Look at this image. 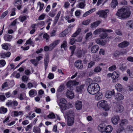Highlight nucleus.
Instances as JSON below:
<instances>
[{"instance_id":"obj_1","label":"nucleus","mask_w":133,"mask_h":133,"mask_svg":"<svg viewBox=\"0 0 133 133\" xmlns=\"http://www.w3.org/2000/svg\"><path fill=\"white\" fill-rule=\"evenodd\" d=\"M131 13L128 8L124 7L119 9L116 13V15L119 18L124 19L129 18Z\"/></svg>"},{"instance_id":"obj_2","label":"nucleus","mask_w":133,"mask_h":133,"mask_svg":"<svg viewBox=\"0 0 133 133\" xmlns=\"http://www.w3.org/2000/svg\"><path fill=\"white\" fill-rule=\"evenodd\" d=\"M100 89L99 85L97 83H91L88 86L87 91L89 94L94 95L97 93Z\"/></svg>"},{"instance_id":"obj_3","label":"nucleus","mask_w":133,"mask_h":133,"mask_svg":"<svg viewBox=\"0 0 133 133\" xmlns=\"http://www.w3.org/2000/svg\"><path fill=\"white\" fill-rule=\"evenodd\" d=\"M97 105L105 109V110H108L109 108L107 103V102L105 100H101L98 102Z\"/></svg>"},{"instance_id":"obj_4","label":"nucleus","mask_w":133,"mask_h":133,"mask_svg":"<svg viewBox=\"0 0 133 133\" xmlns=\"http://www.w3.org/2000/svg\"><path fill=\"white\" fill-rule=\"evenodd\" d=\"M60 40H58L55 41L49 46H46L44 47V50L45 51H48L49 49H53L57 44H58L60 42Z\"/></svg>"},{"instance_id":"obj_5","label":"nucleus","mask_w":133,"mask_h":133,"mask_svg":"<svg viewBox=\"0 0 133 133\" xmlns=\"http://www.w3.org/2000/svg\"><path fill=\"white\" fill-rule=\"evenodd\" d=\"M109 12V10L108 9L100 10L98 11L96 14L99 15V17L104 18H105L107 16V14Z\"/></svg>"},{"instance_id":"obj_6","label":"nucleus","mask_w":133,"mask_h":133,"mask_svg":"<svg viewBox=\"0 0 133 133\" xmlns=\"http://www.w3.org/2000/svg\"><path fill=\"white\" fill-rule=\"evenodd\" d=\"M66 101L65 99L62 98L60 99V102L58 103V104L61 109L64 110L66 108Z\"/></svg>"},{"instance_id":"obj_7","label":"nucleus","mask_w":133,"mask_h":133,"mask_svg":"<svg viewBox=\"0 0 133 133\" xmlns=\"http://www.w3.org/2000/svg\"><path fill=\"white\" fill-rule=\"evenodd\" d=\"M79 83L76 80L70 81H68L66 84L67 86L68 87H72L73 86L78 85Z\"/></svg>"},{"instance_id":"obj_8","label":"nucleus","mask_w":133,"mask_h":133,"mask_svg":"<svg viewBox=\"0 0 133 133\" xmlns=\"http://www.w3.org/2000/svg\"><path fill=\"white\" fill-rule=\"evenodd\" d=\"M82 102L79 100H77L75 102V106L76 109L79 110L82 109Z\"/></svg>"},{"instance_id":"obj_9","label":"nucleus","mask_w":133,"mask_h":133,"mask_svg":"<svg viewBox=\"0 0 133 133\" xmlns=\"http://www.w3.org/2000/svg\"><path fill=\"white\" fill-rule=\"evenodd\" d=\"M119 74V73L118 71H114L113 72L111 75V77L113 79L114 82H115L117 80L115 79L118 78Z\"/></svg>"},{"instance_id":"obj_10","label":"nucleus","mask_w":133,"mask_h":133,"mask_svg":"<svg viewBox=\"0 0 133 133\" xmlns=\"http://www.w3.org/2000/svg\"><path fill=\"white\" fill-rule=\"evenodd\" d=\"M44 59V64L45 70H46L49 62V56L48 54H46L45 55Z\"/></svg>"},{"instance_id":"obj_11","label":"nucleus","mask_w":133,"mask_h":133,"mask_svg":"<svg viewBox=\"0 0 133 133\" xmlns=\"http://www.w3.org/2000/svg\"><path fill=\"white\" fill-rule=\"evenodd\" d=\"M75 65L78 69H82L83 67V63L81 60L77 61L75 63Z\"/></svg>"},{"instance_id":"obj_12","label":"nucleus","mask_w":133,"mask_h":133,"mask_svg":"<svg viewBox=\"0 0 133 133\" xmlns=\"http://www.w3.org/2000/svg\"><path fill=\"white\" fill-rule=\"evenodd\" d=\"M22 1L21 0H15L14 2V5L17 6V8L19 10L21 8Z\"/></svg>"},{"instance_id":"obj_13","label":"nucleus","mask_w":133,"mask_h":133,"mask_svg":"<svg viewBox=\"0 0 133 133\" xmlns=\"http://www.w3.org/2000/svg\"><path fill=\"white\" fill-rule=\"evenodd\" d=\"M115 92L114 90L111 91H108L105 94V96L106 98H111L112 95L115 94Z\"/></svg>"},{"instance_id":"obj_14","label":"nucleus","mask_w":133,"mask_h":133,"mask_svg":"<svg viewBox=\"0 0 133 133\" xmlns=\"http://www.w3.org/2000/svg\"><path fill=\"white\" fill-rule=\"evenodd\" d=\"M119 117L118 116H114L111 118L112 123L114 124H116L118 123V121L119 120Z\"/></svg>"},{"instance_id":"obj_15","label":"nucleus","mask_w":133,"mask_h":133,"mask_svg":"<svg viewBox=\"0 0 133 133\" xmlns=\"http://www.w3.org/2000/svg\"><path fill=\"white\" fill-rule=\"evenodd\" d=\"M129 44V43L127 41H124L119 44L118 46L119 47L122 48H124L127 46Z\"/></svg>"},{"instance_id":"obj_16","label":"nucleus","mask_w":133,"mask_h":133,"mask_svg":"<svg viewBox=\"0 0 133 133\" xmlns=\"http://www.w3.org/2000/svg\"><path fill=\"white\" fill-rule=\"evenodd\" d=\"M119 66V69L122 71H125L127 69V64L124 63H121Z\"/></svg>"},{"instance_id":"obj_17","label":"nucleus","mask_w":133,"mask_h":133,"mask_svg":"<svg viewBox=\"0 0 133 133\" xmlns=\"http://www.w3.org/2000/svg\"><path fill=\"white\" fill-rule=\"evenodd\" d=\"M74 122V120L73 117H68L67 120V125L68 126H71Z\"/></svg>"},{"instance_id":"obj_18","label":"nucleus","mask_w":133,"mask_h":133,"mask_svg":"<svg viewBox=\"0 0 133 133\" xmlns=\"http://www.w3.org/2000/svg\"><path fill=\"white\" fill-rule=\"evenodd\" d=\"M116 111L118 112H121L124 110V108L123 106L120 104H117L115 108Z\"/></svg>"},{"instance_id":"obj_19","label":"nucleus","mask_w":133,"mask_h":133,"mask_svg":"<svg viewBox=\"0 0 133 133\" xmlns=\"http://www.w3.org/2000/svg\"><path fill=\"white\" fill-rule=\"evenodd\" d=\"M99 47L98 45H95L93 46L91 48V52L93 53H96L98 50Z\"/></svg>"},{"instance_id":"obj_20","label":"nucleus","mask_w":133,"mask_h":133,"mask_svg":"<svg viewBox=\"0 0 133 133\" xmlns=\"http://www.w3.org/2000/svg\"><path fill=\"white\" fill-rule=\"evenodd\" d=\"M105 29L102 28H99L95 30L94 32V34L96 35L101 34L102 32H105Z\"/></svg>"},{"instance_id":"obj_21","label":"nucleus","mask_w":133,"mask_h":133,"mask_svg":"<svg viewBox=\"0 0 133 133\" xmlns=\"http://www.w3.org/2000/svg\"><path fill=\"white\" fill-rule=\"evenodd\" d=\"M128 123V121L127 120L125 119H124L121 120L119 124L120 126L123 127L127 125Z\"/></svg>"},{"instance_id":"obj_22","label":"nucleus","mask_w":133,"mask_h":133,"mask_svg":"<svg viewBox=\"0 0 133 133\" xmlns=\"http://www.w3.org/2000/svg\"><path fill=\"white\" fill-rule=\"evenodd\" d=\"M124 96L120 93L116 94L115 96V98L118 101H120L124 99Z\"/></svg>"},{"instance_id":"obj_23","label":"nucleus","mask_w":133,"mask_h":133,"mask_svg":"<svg viewBox=\"0 0 133 133\" xmlns=\"http://www.w3.org/2000/svg\"><path fill=\"white\" fill-rule=\"evenodd\" d=\"M66 95L70 99H72L74 98V95L72 91L68 90L66 93Z\"/></svg>"},{"instance_id":"obj_24","label":"nucleus","mask_w":133,"mask_h":133,"mask_svg":"<svg viewBox=\"0 0 133 133\" xmlns=\"http://www.w3.org/2000/svg\"><path fill=\"white\" fill-rule=\"evenodd\" d=\"M101 22L99 21H97L91 24L90 27L91 28H93L98 26L100 23Z\"/></svg>"},{"instance_id":"obj_25","label":"nucleus","mask_w":133,"mask_h":133,"mask_svg":"<svg viewBox=\"0 0 133 133\" xmlns=\"http://www.w3.org/2000/svg\"><path fill=\"white\" fill-rule=\"evenodd\" d=\"M85 85L84 84L81 85L79 86H78L76 88V91L78 92L81 93Z\"/></svg>"},{"instance_id":"obj_26","label":"nucleus","mask_w":133,"mask_h":133,"mask_svg":"<svg viewBox=\"0 0 133 133\" xmlns=\"http://www.w3.org/2000/svg\"><path fill=\"white\" fill-rule=\"evenodd\" d=\"M112 128L110 125H108L105 127V131L106 132L108 133L109 132L111 133V132L112 131Z\"/></svg>"},{"instance_id":"obj_27","label":"nucleus","mask_w":133,"mask_h":133,"mask_svg":"<svg viewBox=\"0 0 133 133\" xmlns=\"http://www.w3.org/2000/svg\"><path fill=\"white\" fill-rule=\"evenodd\" d=\"M102 97V93L99 92L96 95L95 98L97 100H99Z\"/></svg>"},{"instance_id":"obj_28","label":"nucleus","mask_w":133,"mask_h":133,"mask_svg":"<svg viewBox=\"0 0 133 133\" xmlns=\"http://www.w3.org/2000/svg\"><path fill=\"white\" fill-rule=\"evenodd\" d=\"M118 4V3L117 2V0H112L111 5L112 8H114Z\"/></svg>"},{"instance_id":"obj_29","label":"nucleus","mask_w":133,"mask_h":133,"mask_svg":"<svg viewBox=\"0 0 133 133\" xmlns=\"http://www.w3.org/2000/svg\"><path fill=\"white\" fill-rule=\"evenodd\" d=\"M127 26L130 28H133V20H131L128 21L126 24Z\"/></svg>"},{"instance_id":"obj_30","label":"nucleus","mask_w":133,"mask_h":133,"mask_svg":"<svg viewBox=\"0 0 133 133\" xmlns=\"http://www.w3.org/2000/svg\"><path fill=\"white\" fill-rule=\"evenodd\" d=\"M115 87L116 89L118 91H120L122 90V86L120 84H116Z\"/></svg>"},{"instance_id":"obj_31","label":"nucleus","mask_w":133,"mask_h":133,"mask_svg":"<svg viewBox=\"0 0 133 133\" xmlns=\"http://www.w3.org/2000/svg\"><path fill=\"white\" fill-rule=\"evenodd\" d=\"M124 52L123 51L120 52L118 51H116L114 53V56L115 57H118L120 55H122L124 54Z\"/></svg>"},{"instance_id":"obj_32","label":"nucleus","mask_w":133,"mask_h":133,"mask_svg":"<svg viewBox=\"0 0 133 133\" xmlns=\"http://www.w3.org/2000/svg\"><path fill=\"white\" fill-rule=\"evenodd\" d=\"M61 14V11H59L58 13L56 16L55 17V19L54 22V24L55 25L57 23L59 19V17Z\"/></svg>"},{"instance_id":"obj_33","label":"nucleus","mask_w":133,"mask_h":133,"mask_svg":"<svg viewBox=\"0 0 133 133\" xmlns=\"http://www.w3.org/2000/svg\"><path fill=\"white\" fill-rule=\"evenodd\" d=\"M12 38V36L10 35H5L4 36L5 40L8 41H10Z\"/></svg>"},{"instance_id":"obj_34","label":"nucleus","mask_w":133,"mask_h":133,"mask_svg":"<svg viewBox=\"0 0 133 133\" xmlns=\"http://www.w3.org/2000/svg\"><path fill=\"white\" fill-rule=\"evenodd\" d=\"M61 48H63L65 50L66 49L67 46V42L66 41H64L63 42L62 44L61 45Z\"/></svg>"},{"instance_id":"obj_35","label":"nucleus","mask_w":133,"mask_h":133,"mask_svg":"<svg viewBox=\"0 0 133 133\" xmlns=\"http://www.w3.org/2000/svg\"><path fill=\"white\" fill-rule=\"evenodd\" d=\"M98 129L100 131L103 132L105 131V127H103L102 125L100 124L98 126Z\"/></svg>"},{"instance_id":"obj_36","label":"nucleus","mask_w":133,"mask_h":133,"mask_svg":"<svg viewBox=\"0 0 133 133\" xmlns=\"http://www.w3.org/2000/svg\"><path fill=\"white\" fill-rule=\"evenodd\" d=\"M30 61L35 66H37L39 63V62L35 59H31L30 60Z\"/></svg>"},{"instance_id":"obj_37","label":"nucleus","mask_w":133,"mask_h":133,"mask_svg":"<svg viewBox=\"0 0 133 133\" xmlns=\"http://www.w3.org/2000/svg\"><path fill=\"white\" fill-rule=\"evenodd\" d=\"M2 46L3 49L8 50L9 49V47L10 45L8 43H5L2 44Z\"/></svg>"},{"instance_id":"obj_38","label":"nucleus","mask_w":133,"mask_h":133,"mask_svg":"<svg viewBox=\"0 0 133 133\" xmlns=\"http://www.w3.org/2000/svg\"><path fill=\"white\" fill-rule=\"evenodd\" d=\"M7 111V108L3 107H1L0 108V113L2 114L6 113Z\"/></svg>"},{"instance_id":"obj_39","label":"nucleus","mask_w":133,"mask_h":133,"mask_svg":"<svg viewBox=\"0 0 133 133\" xmlns=\"http://www.w3.org/2000/svg\"><path fill=\"white\" fill-rule=\"evenodd\" d=\"M74 114V111L72 110H70L69 111L67 112L66 114L68 117H69V116H71V115H73Z\"/></svg>"},{"instance_id":"obj_40","label":"nucleus","mask_w":133,"mask_h":133,"mask_svg":"<svg viewBox=\"0 0 133 133\" xmlns=\"http://www.w3.org/2000/svg\"><path fill=\"white\" fill-rule=\"evenodd\" d=\"M33 131L35 133H40V128L37 127H34L33 129Z\"/></svg>"},{"instance_id":"obj_41","label":"nucleus","mask_w":133,"mask_h":133,"mask_svg":"<svg viewBox=\"0 0 133 133\" xmlns=\"http://www.w3.org/2000/svg\"><path fill=\"white\" fill-rule=\"evenodd\" d=\"M64 88L65 86L63 85H61L59 87L57 91L58 92H61L64 90Z\"/></svg>"},{"instance_id":"obj_42","label":"nucleus","mask_w":133,"mask_h":133,"mask_svg":"<svg viewBox=\"0 0 133 133\" xmlns=\"http://www.w3.org/2000/svg\"><path fill=\"white\" fill-rule=\"evenodd\" d=\"M100 35V37L102 39H104L107 36V34L105 33V32H102Z\"/></svg>"},{"instance_id":"obj_43","label":"nucleus","mask_w":133,"mask_h":133,"mask_svg":"<svg viewBox=\"0 0 133 133\" xmlns=\"http://www.w3.org/2000/svg\"><path fill=\"white\" fill-rule=\"evenodd\" d=\"M127 72L128 75L131 78H133V72H131L129 69H128L127 70Z\"/></svg>"},{"instance_id":"obj_44","label":"nucleus","mask_w":133,"mask_h":133,"mask_svg":"<svg viewBox=\"0 0 133 133\" xmlns=\"http://www.w3.org/2000/svg\"><path fill=\"white\" fill-rule=\"evenodd\" d=\"M101 70L102 68L99 66H97L94 68V71L96 72H98L101 71Z\"/></svg>"},{"instance_id":"obj_45","label":"nucleus","mask_w":133,"mask_h":133,"mask_svg":"<svg viewBox=\"0 0 133 133\" xmlns=\"http://www.w3.org/2000/svg\"><path fill=\"white\" fill-rule=\"evenodd\" d=\"M116 69V65H114L111 66L108 68L109 70L110 71H112Z\"/></svg>"},{"instance_id":"obj_46","label":"nucleus","mask_w":133,"mask_h":133,"mask_svg":"<svg viewBox=\"0 0 133 133\" xmlns=\"http://www.w3.org/2000/svg\"><path fill=\"white\" fill-rule=\"evenodd\" d=\"M84 53V51L83 50H80L77 52V55L78 57H81L83 54Z\"/></svg>"},{"instance_id":"obj_47","label":"nucleus","mask_w":133,"mask_h":133,"mask_svg":"<svg viewBox=\"0 0 133 133\" xmlns=\"http://www.w3.org/2000/svg\"><path fill=\"white\" fill-rule=\"evenodd\" d=\"M43 37L44 38L46 39V42H48L49 41V36L48 34L47 33L44 34L43 35Z\"/></svg>"},{"instance_id":"obj_48","label":"nucleus","mask_w":133,"mask_h":133,"mask_svg":"<svg viewBox=\"0 0 133 133\" xmlns=\"http://www.w3.org/2000/svg\"><path fill=\"white\" fill-rule=\"evenodd\" d=\"M90 20L88 19L87 20L83 21L82 23V24L85 25H87L90 23Z\"/></svg>"},{"instance_id":"obj_49","label":"nucleus","mask_w":133,"mask_h":133,"mask_svg":"<svg viewBox=\"0 0 133 133\" xmlns=\"http://www.w3.org/2000/svg\"><path fill=\"white\" fill-rule=\"evenodd\" d=\"M95 62L93 61H91L89 63H88V68H91L92 66L94 65L95 64Z\"/></svg>"},{"instance_id":"obj_50","label":"nucleus","mask_w":133,"mask_h":133,"mask_svg":"<svg viewBox=\"0 0 133 133\" xmlns=\"http://www.w3.org/2000/svg\"><path fill=\"white\" fill-rule=\"evenodd\" d=\"M6 64V62L4 60H0V67H1L4 66Z\"/></svg>"},{"instance_id":"obj_51","label":"nucleus","mask_w":133,"mask_h":133,"mask_svg":"<svg viewBox=\"0 0 133 133\" xmlns=\"http://www.w3.org/2000/svg\"><path fill=\"white\" fill-rule=\"evenodd\" d=\"M76 49V46L75 45L71 46L70 47V49L71 51V53L73 54Z\"/></svg>"},{"instance_id":"obj_52","label":"nucleus","mask_w":133,"mask_h":133,"mask_svg":"<svg viewBox=\"0 0 133 133\" xmlns=\"http://www.w3.org/2000/svg\"><path fill=\"white\" fill-rule=\"evenodd\" d=\"M124 129V127H123L120 126L119 128L117 130V133H120Z\"/></svg>"},{"instance_id":"obj_53","label":"nucleus","mask_w":133,"mask_h":133,"mask_svg":"<svg viewBox=\"0 0 133 133\" xmlns=\"http://www.w3.org/2000/svg\"><path fill=\"white\" fill-rule=\"evenodd\" d=\"M77 41V39L75 38H71L70 39V44L72 45L75 42Z\"/></svg>"},{"instance_id":"obj_54","label":"nucleus","mask_w":133,"mask_h":133,"mask_svg":"<svg viewBox=\"0 0 133 133\" xmlns=\"http://www.w3.org/2000/svg\"><path fill=\"white\" fill-rule=\"evenodd\" d=\"M115 32L117 35L119 36H121L122 34V32L119 29L116 30H115Z\"/></svg>"},{"instance_id":"obj_55","label":"nucleus","mask_w":133,"mask_h":133,"mask_svg":"<svg viewBox=\"0 0 133 133\" xmlns=\"http://www.w3.org/2000/svg\"><path fill=\"white\" fill-rule=\"evenodd\" d=\"M8 13V11H7L4 12L2 13L1 16L0 17V18L1 19L3 18L7 15Z\"/></svg>"},{"instance_id":"obj_56","label":"nucleus","mask_w":133,"mask_h":133,"mask_svg":"<svg viewBox=\"0 0 133 133\" xmlns=\"http://www.w3.org/2000/svg\"><path fill=\"white\" fill-rule=\"evenodd\" d=\"M48 117L50 118H55V116L53 113H52L48 115Z\"/></svg>"},{"instance_id":"obj_57","label":"nucleus","mask_w":133,"mask_h":133,"mask_svg":"<svg viewBox=\"0 0 133 133\" xmlns=\"http://www.w3.org/2000/svg\"><path fill=\"white\" fill-rule=\"evenodd\" d=\"M85 5L84 2H81L79 4V8L81 9L84 8Z\"/></svg>"},{"instance_id":"obj_58","label":"nucleus","mask_w":133,"mask_h":133,"mask_svg":"<svg viewBox=\"0 0 133 133\" xmlns=\"http://www.w3.org/2000/svg\"><path fill=\"white\" fill-rule=\"evenodd\" d=\"M8 86V84L7 82H5L3 83L2 86V88L3 89L7 87Z\"/></svg>"},{"instance_id":"obj_59","label":"nucleus","mask_w":133,"mask_h":133,"mask_svg":"<svg viewBox=\"0 0 133 133\" xmlns=\"http://www.w3.org/2000/svg\"><path fill=\"white\" fill-rule=\"evenodd\" d=\"M92 33L91 32H90L87 34L86 35L85 39H88L90 37H92Z\"/></svg>"},{"instance_id":"obj_60","label":"nucleus","mask_w":133,"mask_h":133,"mask_svg":"<svg viewBox=\"0 0 133 133\" xmlns=\"http://www.w3.org/2000/svg\"><path fill=\"white\" fill-rule=\"evenodd\" d=\"M45 14H43L42 15H40L38 18V20H42L43 19L45 16Z\"/></svg>"},{"instance_id":"obj_61","label":"nucleus","mask_w":133,"mask_h":133,"mask_svg":"<svg viewBox=\"0 0 133 133\" xmlns=\"http://www.w3.org/2000/svg\"><path fill=\"white\" fill-rule=\"evenodd\" d=\"M28 78L26 76H23L22 78V80L24 82H26L28 80Z\"/></svg>"},{"instance_id":"obj_62","label":"nucleus","mask_w":133,"mask_h":133,"mask_svg":"<svg viewBox=\"0 0 133 133\" xmlns=\"http://www.w3.org/2000/svg\"><path fill=\"white\" fill-rule=\"evenodd\" d=\"M13 104V101H9L7 102L6 104V105L8 106H11Z\"/></svg>"},{"instance_id":"obj_63","label":"nucleus","mask_w":133,"mask_h":133,"mask_svg":"<svg viewBox=\"0 0 133 133\" xmlns=\"http://www.w3.org/2000/svg\"><path fill=\"white\" fill-rule=\"evenodd\" d=\"M48 77L49 79H53L54 77V74L51 73H49Z\"/></svg>"},{"instance_id":"obj_64","label":"nucleus","mask_w":133,"mask_h":133,"mask_svg":"<svg viewBox=\"0 0 133 133\" xmlns=\"http://www.w3.org/2000/svg\"><path fill=\"white\" fill-rule=\"evenodd\" d=\"M6 98L4 95H0V99L2 101H3Z\"/></svg>"}]
</instances>
